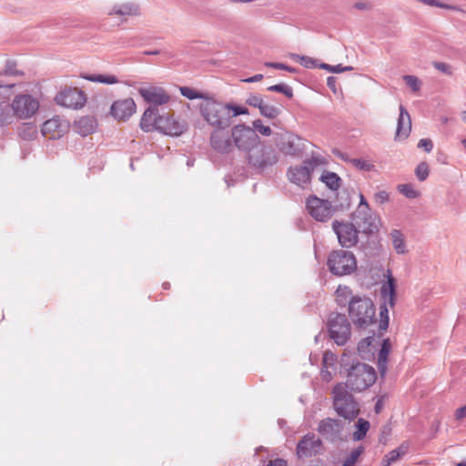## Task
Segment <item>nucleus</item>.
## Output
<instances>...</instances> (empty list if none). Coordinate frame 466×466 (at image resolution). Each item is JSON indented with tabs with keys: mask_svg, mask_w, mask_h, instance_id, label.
Returning <instances> with one entry per match:
<instances>
[{
	"mask_svg": "<svg viewBox=\"0 0 466 466\" xmlns=\"http://www.w3.org/2000/svg\"><path fill=\"white\" fill-rule=\"evenodd\" d=\"M335 294L338 306L347 308L349 318L357 329H366L376 323V308L370 298L354 295L349 287L341 285Z\"/></svg>",
	"mask_w": 466,
	"mask_h": 466,
	"instance_id": "nucleus-1",
	"label": "nucleus"
},
{
	"mask_svg": "<svg viewBox=\"0 0 466 466\" xmlns=\"http://www.w3.org/2000/svg\"><path fill=\"white\" fill-rule=\"evenodd\" d=\"M349 359L345 354L340 359V374L346 378V382L343 383L346 390L360 392L372 386L377 379L375 370L360 361L350 364Z\"/></svg>",
	"mask_w": 466,
	"mask_h": 466,
	"instance_id": "nucleus-2",
	"label": "nucleus"
},
{
	"mask_svg": "<svg viewBox=\"0 0 466 466\" xmlns=\"http://www.w3.org/2000/svg\"><path fill=\"white\" fill-rule=\"evenodd\" d=\"M279 158L280 154L273 146L261 141L246 155L248 167L259 175L272 172Z\"/></svg>",
	"mask_w": 466,
	"mask_h": 466,
	"instance_id": "nucleus-3",
	"label": "nucleus"
},
{
	"mask_svg": "<svg viewBox=\"0 0 466 466\" xmlns=\"http://www.w3.org/2000/svg\"><path fill=\"white\" fill-rule=\"evenodd\" d=\"M333 408L345 420H353L360 414L359 403L343 383H338L332 390Z\"/></svg>",
	"mask_w": 466,
	"mask_h": 466,
	"instance_id": "nucleus-4",
	"label": "nucleus"
},
{
	"mask_svg": "<svg viewBox=\"0 0 466 466\" xmlns=\"http://www.w3.org/2000/svg\"><path fill=\"white\" fill-rule=\"evenodd\" d=\"M200 113L204 119L216 128L229 127L230 114L228 112L226 105L211 97L200 105Z\"/></svg>",
	"mask_w": 466,
	"mask_h": 466,
	"instance_id": "nucleus-5",
	"label": "nucleus"
},
{
	"mask_svg": "<svg viewBox=\"0 0 466 466\" xmlns=\"http://www.w3.org/2000/svg\"><path fill=\"white\" fill-rule=\"evenodd\" d=\"M327 266L331 274L338 277L347 276L357 269V259L351 251L337 249L329 253Z\"/></svg>",
	"mask_w": 466,
	"mask_h": 466,
	"instance_id": "nucleus-6",
	"label": "nucleus"
},
{
	"mask_svg": "<svg viewBox=\"0 0 466 466\" xmlns=\"http://www.w3.org/2000/svg\"><path fill=\"white\" fill-rule=\"evenodd\" d=\"M327 326L330 339L337 345L344 346L348 342L351 335V326L344 314L330 313Z\"/></svg>",
	"mask_w": 466,
	"mask_h": 466,
	"instance_id": "nucleus-7",
	"label": "nucleus"
},
{
	"mask_svg": "<svg viewBox=\"0 0 466 466\" xmlns=\"http://www.w3.org/2000/svg\"><path fill=\"white\" fill-rule=\"evenodd\" d=\"M380 295L383 299V304L380 308V332L385 331L389 327V310L387 304H389L391 308L395 305L396 285L395 279L391 275H389L388 280L382 284L380 289Z\"/></svg>",
	"mask_w": 466,
	"mask_h": 466,
	"instance_id": "nucleus-8",
	"label": "nucleus"
},
{
	"mask_svg": "<svg viewBox=\"0 0 466 466\" xmlns=\"http://www.w3.org/2000/svg\"><path fill=\"white\" fill-rule=\"evenodd\" d=\"M231 137L234 147L245 151L246 155L251 147H255L257 143L260 141L255 130L245 124H238L233 127L231 129Z\"/></svg>",
	"mask_w": 466,
	"mask_h": 466,
	"instance_id": "nucleus-9",
	"label": "nucleus"
},
{
	"mask_svg": "<svg viewBox=\"0 0 466 466\" xmlns=\"http://www.w3.org/2000/svg\"><path fill=\"white\" fill-rule=\"evenodd\" d=\"M351 218L353 225L365 235H373L379 231L380 218L371 208L356 209Z\"/></svg>",
	"mask_w": 466,
	"mask_h": 466,
	"instance_id": "nucleus-10",
	"label": "nucleus"
},
{
	"mask_svg": "<svg viewBox=\"0 0 466 466\" xmlns=\"http://www.w3.org/2000/svg\"><path fill=\"white\" fill-rule=\"evenodd\" d=\"M332 229L342 248H350L357 245L360 231L352 222L336 219L332 222Z\"/></svg>",
	"mask_w": 466,
	"mask_h": 466,
	"instance_id": "nucleus-11",
	"label": "nucleus"
},
{
	"mask_svg": "<svg viewBox=\"0 0 466 466\" xmlns=\"http://www.w3.org/2000/svg\"><path fill=\"white\" fill-rule=\"evenodd\" d=\"M15 117L27 119L32 117L39 108V102L31 95L19 94L11 103Z\"/></svg>",
	"mask_w": 466,
	"mask_h": 466,
	"instance_id": "nucleus-12",
	"label": "nucleus"
},
{
	"mask_svg": "<svg viewBox=\"0 0 466 466\" xmlns=\"http://www.w3.org/2000/svg\"><path fill=\"white\" fill-rule=\"evenodd\" d=\"M307 209L310 216L317 221L329 220L334 212V208L327 199L310 197L307 201Z\"/></svg>",
	"mask_w": 466,
	"mask_h": 466,
	"instance_id": "nucleus-13",
	"label": "nucleus"
},
{
	"mask_svg": "<svg viewBox=\"0 0 466 466\" xmlns=\"http://www.w3.org/2000/svg\"><path fill=\"white\" fill-rule=\"evenodd\" d=\"M228 128H215L210 135L211 147L220 154H228L234 149L231 132Z\"/></svg>",
	"mask_w": 466,
	"mask_h": 466,
	"instance_id": "nucleus-14",
	"label": "nucleus"
},
{
	"mask_svg": "<svg viewBox=\"0 0 466 466\" xmlns=\"http://www.w3.org/2000/svg\"><path fill=\"white\" fill-rule=\"evenodd\" d=\"M55 100L57 105L68 108L77 109L85 105L86 98L85 93L82 90L74 87L67 88L59 92L56 95Z\"/></svg>",
	"mask_w": 466,
	"mask_h": 466,
	"instance_id": "nucleus-15",
	"label": "nucleus"
},
{
	"mask_svg": "<svg viewBox=\"0 0 466 466\" xmlns=\"http://www.w3.org/2000/svg\"><path fill=\"white\" fill-rule=\"evenodd\" d=\"M317 165V158L312 157L304 161V165L290 167L288 170V177L289 180L298 185L303 186L310 180V172Z\"/></svg>",
	"mask_w": 466,
	"mask_h": 466,
	"instance_id": "nucleus-16",
	"label": "nucleus"
},
{
	"mask_svg": "<svg viewBox=\"0 0 466 466\" xmlns=\"http://www.w3.org/2000/svg\"><path fill=\"white\" fill-rule=\"evenodd\" d=\"M322 441L314 433L306 434L297 445L299 458H309L319 453Z\"/></svg>",
	"mask_w": 466,
	"mask_h": 466,
	"instance_id": "nucleus-17",
	"label": "nucleus"
},
{
	"mask_svg": "<svg viewBox=\"0 0 466 466\" xmlns=\"http://www.w3.org/2000/svg\"><path fill=\"white\" fill-rule=\"evenodd\" d=\"M306 142L305 139L295 134H286L281 137L280 150L285 155L300 157L306 149Z\"/></svg>",
	"mask_w": 466,
	"mask_h": 466,
	"instance_id": "nucleus-18",
	"label": "nucleus"
},
{
	"mask_svg": "<svg viewBox=\"0 0 466 466\" xmlns=\"http://www.w3.org/2000/svg\"><path fill=\"white\" fill-rule=\"evenodd\" d=\"M343 424L339 420L326 418L319 421L318 431L329 441L340 440Z\"/></svg>",
	"mask_w": 466,
	"mask_h": 466,
	"instance_id": "nucleus-19",
	"label": "nucleus"
},
{
	"mask_svg": "<svg viewBox=\"0 0 466 466\" xmlns=\"http://www.w3.org/2000/svg\"><path fill=\"white\" fill-rule=\"evenodd\" d=\"M68 127L69 124L66 120L54 116L44 122L41 131L43 136L49 139H58L68 130Z\"/></svg>",
	"mask_w": 466,
	"mask_h": 466,
	"instance_id": "nucleus-20",
	"label": "nucleus"
},
{
	"mask_svg": "<svg viewBox=\"0 0 466 466\" xmlns=\"http://www.w3.org/2000/svg\"><path fill=\"white\" fill-rule=\"evenodd\" d=\"M187 128L185 122H180L175 119L172 116H158V131L165 135L177 137L180 136Z\"/></svg>",
	"mask_w": 466,
	"mask_h": 466,
	"instance_id": "nucleus-21",
	"label": "nucleus"
},
{
	"mask_svg": "<svg viewBox=\"0 0 466 466\" xmlns=\"http://www.w3.org/2000/svg\"><path fill=\"white\" fill-rule=\"evenodd\" d=\"M138 93L147 103L152 104L154 106L165 105L170 99L169 95L160 86L141 87L138 89Z\"/></svg>",
	"mask_w": 466,
	"mask_h": 466,
	"instance_id": "nucleus-22",
	"label": "nucleus"
},
{
	"mask_svg": "<svg viewBox=\"0 0 466 466\" xmlns=\"http://www.w3.org/2000/svg\"><path fill=\"white\" fill-rule=\"evenodd\" d=\"M136 108L132 98L119 99L112 104L110 113L117 120H127L136 112Z\"/></svg>",
	"mask_w": 466,
	"mask_h": 466,
	"instance_id": "nucleus-23",
	"label": "nucleus"
},
{
	"mask_svg": "<svg viewBox=\"0 0 466 466\" xmlns=\"http://www.w3.org/2000/svg\"><path fill=\"white\" fill-rule=\"evenodd\" d=\"M411 130V119L406 108L400 106V116L397 123L396 137L400 139H405L409 137Z\"/></svg>",
	"mask_w": 466,
	"mask_h": 466,
	"instance_id": "nucleus-24",
	"label": "nucleus"
},
{
	"mask_svg": "<svg viewBox=\"0 0 466 466\" xmlns=\"http://www.w3.org/2000/svg\"><path fill=\"white\" fill-rule=\"evenodd\" d=\"M158 109L156 106L147 107L142 115L140 127L145 132L157 130L158 127Z\"/></svg>",
	"mask_w": 466,
	"mask_h": 466,
	"instance_id": "nucleus-25",
	"label": "nucleus"
},
{
	"mask_svg": "<svg viewBox=\"0 0 466 466\" xmlns=\"http://www.w3.org/2000/svg\"><path fill=\"white\" fill-rule=\"evenodd\" d=\"M380 345L379 339L375 334L362 339L359 343L357 350L362 359H367L369 355H374L375 350Z\"/></svg>",
	"mask_w": 466,
	"mask_h": 466,
	"instance_id": "nucleus-26",
	"label": "nucleus"
},
{
	"mask_svg": "<svg viewBox=\"0 0 466 466\" xmlns=\"http://www.w3.org/2000/svg\"><path fill=\"white\" fill-rule=\"evenodd\" d=\"M140 14L138 5L133 3H123L115 5L108 12L109 15L134 16Z\"/></svg>",
	"mask_w": 466,
	"mask_h": 466,
	"instance_id": "nucleus-27",
	"label": "nucleus"
},
{
	"mask_svg": "<svg viewBox=\"0 0 466 466\" xmlns=\"http://www.w3.org/2000/svg\"><path fill=\"white\" fill-rule=\"evenodd\" d=\"M76 132L82 137L92 134L96 127V120L94 116H85L75 121Z\"/></svg>",
	"mask_w": 466,
	"mask_h": 466,
	"instance_id": "nucleus-28",
	"label": "nucleus"
},
{
	"mask_svg": "<svg viewBox=\"0 0 466 466\" xmlns=\"http://www.w3.org/2000/svg\"><path fill=\"white\" fill-rule=\"evenodd\" d=\"M390 350V342L389 339H383L380 349L378 352V369L384 375L387 370V360Z\"/></svg>",
	"mask_w": 466,
	"mask_h": 466,
	"instance_id": "nucleus-29",
	"label": "nucleus"
},
{
	"mask_svg": "<svg viewBox=\"0 0 466 466\" xmlns=\"http://www.w3.org/2000/svg\"><path fill=\"white\" fill-rule=\"evenodd\" d=\"M409 450V444L403 442L398 448L388 452L385 457L382 459L381 465L382 466H390L391 463L397 461L400 458L407 453Z\"/></svg>",
	"mask_w": 466,
	"mask_h": 466,
	"instance_id": "nucleus-30",
	"label": "nucleus"
},
{
	"mask_svg": "<svg viewBox=\"0 0 466 466\" xmlns=\"http://www.w3.org/2000/svg\"><path fill=\"white\" fill-rule=\"evenodd\" d=\"M15 115L10 103L0 101V127H6L14 122Z\"/></svg>",
	"mask_w": 466,
	"mask_h": 466,
	"instance_id": "nucleus-31",
	"label": "nucleus"
},
{
	"mask_svg": "<svg viewBox=\"0 0 466 466\" xmlns=\"http://www.w3.org/2000/svg\"><path fill=\"white\" fill-rule=\"evenodd\" d=\"M81 77L91 82H97L106 85H114L119 82V79L114 75L85 74L81 75Z\"/></svg>",
	"mask_w": 466,
	"mask_h": 466,
	"instance_id": "nucleus-32",
	"label": "nucleus"
},
{
	"mask_svg": "<svg viewBox=\"0 0 466 466\" xmlns=\"http://www.w3.org/2000/svg\"><path fill=\"white\" fill-rule=\"evenodd\" d=\"M390 238L393 248L398 254H405L407 252L404 237L400 230L392 229L390 232Z\"/></svg>",
	"mask_w": 466,
	"mask_h": 466,
	"instance_id": "nucleus-33",
	"label": "nucleus"
},
{
	"mask_svg": "<svg viewBox=\"0 0 466 466\" xmlns=\"http://www.w3.org/2000/svg\"><path fill=\"white\" fill-rule=\"evenodd\" d=\"M320 180L331 190H338L340 187L341 178L334 172H323Z\"/></svg>",
	"mask_w": 466,
	"mask_h": 466,
	"instance_id": "nucleus-34",
	"label": "nucleus"
},
{
	"mask_svg": "<svg viewBox=\"0 0 466 466\" xmlns=\"http://www.w3.org/2000/svg\"><path fill=\"white\" fill-rule=\"evenodd\" d=\"M356 431L352 434V438L355 441L363 440L370 427L369 420L360 418L355 423Z\"/></svg>",
	"mask_w": 466,
	"mask_h": 466,
	"instance_id": "nucleus-35",
	"label": "nucleus"
},
{
	"mask_svg": "<svg viewBox=\"0 0 466 466\" xmlns=\"http://www.w3.org/2000/svg\"><path fill=\"white\" fill-rule=\"evenodd\" d=\"M341 158L352 164L359 170L370 172L375 169V166L371 162L363 158H349L344 156Z\"/></svg>",
	"mask_w": 466,
	"mask_h": 466,
	"instance_id": "nucleus-36",
	"label": "nucleus"
},
{
	"mask_svg": "<svg viewBox=\"0 0 466 466\" xmlns=\"http://www.w3.org/2000/svg\"><path fill=\"white\" fill-rule=\"evenodd\" d=\"M397 189L400 194L410 199H414L420 196V192L415 189L413 185L410 183L400 184L397 186Z\"/></svg>",
	"mask_w": 466,
	"mask_h": 466,
	"instance_id": "nucleus-37",
	"label": "nucleus"
},
{
	"mask_svg": "<svg viewBox=\"0 0 466 466\" xmlns=\"http://www.w3.org/2000/svg\"><path fill=\"white\" fill-rule=\"evenodd\" d=\"M180 93L183 96L190 100L198 98L206 101L208 97V95L207 93L199 92L188 86L180 87Z\"/></svg>",
	"mask_w": 466,
	"mask_h": 466,
	"instance_id": "nucleus-38",
	"label": "nucleus"
},
{
	"mask_svg": "<svg viewBox=\"0 0 466 466\" xmlns=\"http://www.w3.org/2000/svg\"><path fill=\"white\" fill-rule=\"evenodd\" d=\"M280 109L275 106L268 105L264 102L262 106L259 108V113L269 119H274L278 117L280 114Z\"/></svg>",
	"mask_w": 466,
	"mask_h": 466,
	"instance_id": "nucleus-39",
	"label": "nucleus"
},
{
	"mask_svg": "<svg viewBox=\"0 0 466 466\" xmlns=\"http://www.w3.org/2000/svg\"><path fill=\"white\" fill-rule=\"evenodd\" d=\"M267 90L270 91V92L281 93L285 96H287L288 98H292L293 97V89H292V87L289 86V85L285 84V83H279V84H277V85L269 86L267 88Z\"/></svg>",
	"mask_w": 466,
	"mask_h": 466,
	"instance_id": "nucleus-40",
	"label": "nucleus"
},
{
	"mask_svg": "<svg viewBox=\"0 0 466 466\" xmlns=\"http://www.w3.org/2000/svg\"><path fill=\"white\" fill-rule=\"evenodd\" d=\"M430 174V167L427 162L423 161L415 167V176L419 181H425Z\"/></svg>",
	"mask_w": 466,
	"mask_h": 466,
	"instance_id": "nucleus-41",
	"label": "nucleus"
},
{
	"mask_svg": "<svg viewBox=\"0 0 466 466\" xmlns=\"http://www.w3.org/2000/svg\"><path fill=\"white\" fill-rule=\"evenodd\" d=\"M319 67L321 69H324L326 71L335 73V74H339V73H342V72H346V71H351L353 69V67L350 66H343L341 64H339L336 66H331V65H329L326 63H320L319 65Z\"/></svg>",
	"mask_w": 466,
	"mask_h": 466,
	"instance_id": "nucleus-42",
	"label": "nucleus"
},
{
	"mask_svg": "<svg viewBox=\"0 0 466 466\" xmlns=\"http://www.w3.org/2000/svg\"><path fill=\"white\" fill-rule=\"evenodd\" d=\"M405 84L413 91L418 92L421 87V81L415 76L405 75L403 76Z\"/></svg>",
	"mask_w": 466,
	"mask_h": 466,
	"instance_id": "nucleus-43",
	"label": "nucleus"
},
{
	"mask_svg": "<svg viewBox=\"0 0 466 466\" xmlns=\"http://www.w3.org/2000/svg\"><path fill=\"white\" fill-rule=\"evenodd\" d=\"M256 133H259L262 136L268 137L272 131L268 126H264L261 119H256L253 121V127Z\"/></svg>",
	"mask_w": 466,
	"mask_h": 466,
	"instance_id": "nucleus-44",
	"label": "nucleus"
},
{
	"mask_svg": "<svg viewBox=\"0 0 466 466\" xmlns=\"http://www.w3.org/2000/svg\"><path fill=\"white\" fill-rule=\"evenodd\" d=\"M295 57L299 60V64L305 68H315L319 67L318 61L312 57L307 56L297 55Z\"/></svg>",
	"mask_w": 466,
	"mask_h": 466,
	"instance_id": "nucleus-45",
	"label": "nucleus"
},
{
	"mask_svg": "<svg viewBox=\"0 0 466 466\" xmlns=\"http://www.w3.org/2000/svg\"><path fill=\"white\" fill-rule=\"evenodd\" d=\"M16 67V63L13 60H7L6 61V64H5V67L3 71V73H1V75H5V76H23L24 73L20 70H17L15 69Z\"/></svg>",
	"mask_w": 466,
	"mask_h": 466,
	"instance_id": "nucleus-46",
	"label": "nucleus"
},
{
	"mask_svg": "<svg viewBox=\"0 0 466 466\" xmlns=\"http://www.w3.org/2000/svg\"><path fill=\"white\" fill-rule=\"evenodd\" d=\"M225 105H226L228 112L229 114H230V111L232 112V115H230V118L233 116L248 114V109L247 107L236 106V105H232V104H225Z\"/></svg>",
	"mask_w": 466,
	"mask_h": 466,
	"instance_id": "nucleus-47",
	"label": "nucleus"
},
{
	"mask_svg": "<svg viewBox=\"0 0 466 466\" xmlns=\"http://www.w3.org/2000/svg\"><path fill=\"white\" fill-rule=\"evenodd\" d=\"M264 102L265 101H264L263 97L260 95H257V94H250L248 96V98L246 99L247 105L256 107V108H258V109L262 106Z\"/></svg>",
	"mask_w": 466,
	"mask_h": 466,
	"instance_id": "nucleus-48",
	"label": "nucleus"
},
{
	"mask_svg": "<svg viewBox=\"0 0 466 466\" xmlns=\"http://www.w3.org/2000/svg\"><path fill=\"white\" fill-rule=\"evenodd\" d=\"M364 447L362 445L358 446L354 450L351 451L350 455L346 458L344 462H348L350 464H356L359 457L364 452Z\"/></svg>",
	"mask_w": 466,
	"mask_h": 466,
	"instance_id": "nucleus-49",
	"label": "nucleus"
},
{
	"mask_svg": "<svg viewBox=\"0 0 466 466\" xmlns=\"http://www.w3.org/2000/svg\"><path fill=\"white\" fill-rule=\"evenodd\" d=\"M265 66L267 67H272V68H275V69H279V70H285V71H288L289 73H295L297 72V69L295 67H291L286 64H283V63H279V62H266L265 63Z\"/></svg>",
	"mask_w": 466,
	"mask_h": 466,
	"instance_id": "nucleus-50",
	"label": "nucleus"
},
{
	"mask_svg": "<svg viewBox=\"0 0 466 466\" xmlns=\"http://www.w3.org/2000/svg\"><path fill=\"white\" fill-rule=\"evenodd\" d=\"M433 66L437 70L444 73L447 76L452 75V67L449 64L443 62H434Z\"/></svg>",
	"mask_w": 466,
	"mask_h": 466,
	"instance_id": "nucleus-51",
	"label": "nucleus"
},
{
	"mask_svg": "<svg viewBox=\"0 0 466 466\" xmlns=\"http://www.w3.org/2000/svg\"><path fill=\"white\" fill-rule=\"evenodd\" d=\"M374 200L379 204H384L390 200V194L386 190H380L374 194Z\"/></svg>",
	"mask_w": 466,
	"mask_h": 466,
	"instance_id": "nucleus-52",
	"label": "nucleus"
},
{
	"mask_svg": "<svg viewBox=\"0 0 466 466\" xmlns=\"http://www.w3.org/2000/svg\"><path fill=\"white\" fill-rule=\"evenodd\" d=\"M418 147L422 148L427 153H430L433 148V143L430 138H422L419 141Z\"/></svg>",
	"mask_w": 466,
	"mask_h": 466,
	"instance_id": "nucleus-53",
	"label": "nucleus"
},
{
	"mask_svg": "<svg viewBox=\"0 0 466 466\" xmlns=\"http://www.w3.org/2000/svg\"><path fill=\"white\" fill-rule=\"evenodd\" d=\"M336 361V357L331 352H326L324 353L322 363L325 368H328L329 366H332Z\"/></svg>",
	"mask_w": 466,
	"mask_h": 466,
	"instance_id": "nucleus-54",
	"label": "nucleus"
},
{
	"mask_svg": "<svg viewBox=\"0 0 466 466\" xmlns=\"http://www.w3.org/2000/svg\"><path fill=\"white\" fill-rule=\"evenodd\" d=\"M391 429L389 425H385L381 428L379 441L385 443L389 435H390Z\"/></svg>",
	"mask_w": 466,
	"mask_h": 466,
	"instance_id": "nucleus-55",
	"label": "nucleus"
},
{
	"mask_svg": "<svg viewBox=\"0 0 466 466\" xmlns=\"http://www.w3.org/2000/svg\"><path fill=\"white\" fill-rule=\"evenodd\" d=\"M341 194L343 195L341 198H344V201L338 203L337 207L339 208L340 209L348 208L350 205V195L347 191H343L341 192Z\"/></svg>",
	"mask_w": 466,
	"mask_h": 466,
	"instance_id": "nucleus-56",
	"label": "nucleus"
},
{
	"mask_svg": "<svg viewBox=\"0 0 466 466\" xmlns=\"http://www.w3.org/2000/svg\"><path fill=\"white\" fill-rule=\"evenodd\" d=\"M370 208L367 199L365 197L360 193V203L356 209H369Z\"/></svg>",
	"mask_w": 466,
	"mask_h": 466,
	"instance_id": "nucleus-57",
	"label": "nucleus"
},
{
	"mask_svg": "<svg viewBox=\"0 0 466 466\" xmlns=\"http://www.w3.org/2000/svg\"><path fill=\"white\" fill-rule=\"evenodd\" d=\"M466 417V405L456 410L455 419L461 420Z\"/></svg>",
	"mask_w": 466,
	"mask_h": 466,
	"instance_id": "nucleus-58",
	"label": "nucleus"
},
{
	"mask_svg": "<svg viewBox=\"0 0 466 466\" xmlns=\"http://www.w3.org/2000/svg\"><path fill=\"white\" fill-rule=\"evenodd\" d=\"M336 85H337V79L334 76H329L327 78V86L328 87L332 90L334 93L336 92Z\"/></svg>",
	"mask_w": 466,
	"mask_h": 466,
	"instance_id": "nucleus-59",
	"label": "nucleus"
},
{
	"mask_svg": "<svg viewBox=\"0 0 466 466\" xmlns=\"http://www.w3.org/2000/svg\"><path fill=\"white\" fill-rule=\"evenodd\" d=\"M262 79H263V75L257 74V75H255L253 76H250L248 78L244 79L243 81L246 82V83H254V82L260 81Z\"/></svg>",
	"mask_w": 466,
	"mask_h": 466,
	"instance_id": "nucleus-60",
	"label": "nucleus"
},
{
	"mask_svg": "<svg viewBox=\"0 0 466 466\" xmlns=\"http://www.w3.org/2000/svg\"><path fill=\"white\" fill-rule=\"evenodd\" d=\"M267 466H287V462L282 459H276L271 461Z\"/></svg>",
	"mask_w": 466,
	"mask_h": 466,
	"instance_id": "nucleus-61",
	"label": "nucleus"
},
{
	"mask_svg": "<svg viewBox=\"0 0 466 466\" xmlns=\"http://www.w3.org/2000/svg\"><path fill=\"white\" fill-rule=\"evenodd\" d=\"M321 375H322V379H323L324 380H327V381H328V380H329L331 379V374H330V372H329V370H321Z\"/></svg>",
	"mask_w": 466,
	"mask_h": 466,
	"instance_id": "nucleus-62",
	"label": "nucleus"
},
{
	"mask_svg": "<svg viewBox=\"0 0 466 466\" xmlns=\"http://www.w3.org/2000/svg\"><path fill=\"white\" fill-rule=\"evenodd\" d=\"M159 54H162V52L160 50H147L144 52V55H147V56H156V55H159Z\"/></svg>",
	"mask_w": 466,
	"mask_h": 466,
	"instance_id": "nucleus-63",
	"label": "nucleus"
},
{
	"mask_svg": "<svg viewBox=\"0 0 466 466\" xmlns=\"http://www.w3.org/2000/svg\"><path fill=\"white\" fill-rule=\"evenodd\" d=\"M381 401L380 400H378L374 406V410L376 413H380V410H381Z\"/></svg>",
	"mask_w": 466,
	"mask_h": 466,
	"instance_id": "nucleus-64",
	"label": "nucleus"
}]
</instances>
